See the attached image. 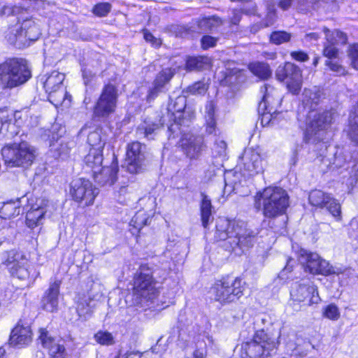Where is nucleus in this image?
<instances>
[{"label":"nucleus","instance_id":"nucleus-1","mask_svg":"<svg viewBox=\"0 0 358 358\" xmlns=\"http://www.w3.org/2000/svg\"><path fill=\"white\" fill-rule=\"evenodd\" d=\"M303 105L307 109L309 122L306 132V138L308 143H315L324 141L327 135V131L335 119V110H331L322 113H314L317 106L320 91H305Z\"/></svg>","mask_w":358,"mask_h":358},{"label":"nucleus","instance_id":"nucleus-2","mask_svg":"<svg viewBox=\"0 0 358 358\" xmlns=\"http://www.w3.org/2000/svg\"><path fill=\"white\" fill-rule=\"evenodd\" d=\"M216 228L217 237L221 241H225V246L229 245L230 250H236L238 248L244 251L254 243L255 236L245 229L243 222L220 218Z\"/></svg>","mask_w":358,"mask_h":358},{"label":"nucleus","instance_id":"nucleus-3","mask_svg":"<svg viewBox=\"0 0 358 358\" xmlns=\"http://www.w3.org/2000/svg\"><path fill=\"white\" fill-rule=\"evenodd\" d=\"M254 206L261 210L266 218H275L285 213L289 206V195L280 187H268L257 193Z\"/></svg>","mask_w":358,"mask_h":358},{"label":"nucleus","instance_id":"nucleus-4","mask_svg":"<svg viewBox=\"0 0 358 358\" xmlns=\"http://www.w3.org/2000/svg\"><path fill=\"white\" fill-rule=\"evenodd\" d=\"M159 294L152 268L141 265L134 278V296L136 304L141 307L155 308L154 303Z\"/></svg>","mask_w":358,"mask_h":358},{"label":"nucleus","instance_id":"nucleus-5","mask_svg":"<svg viewBox=\"0 0 358 358\" xmlns=\"http://www.w3.org/2000/svg\"><path fill=\"white\" fill-rule=\"evenodd\" d=\"M31 76L27 61L23 59H10L0 64V86L2 87H19Z\"/></svg>","mask_w":358,"mask_h":358},{"label":"nucleus","instance_id":"nucleus-6","mask_svg":"<svg viewBox=\"0 0 358 358\" xmlns=\"http://www.w3.org/2000/svg\"><path fill=\"white\" fill-rule=\"evenodd\" d=\"M1 155L8 166L27 168L35 160L36 149L26 141L14 143L3 147Z\"/></svg>","mask_w":358,"mask_h":358},{"label":"nucleus","instance_id":"nucleus-7","mask_svg":"<svg viewBox=\"0 0 358 358\" xmlns=\"http://www.w3.org/2000/svg\"><path fill=\"white\" fill-rule=\"evenodd\" d=\"M277 343L264 330H259L253 338L243 343L241 346L242 358H267L271 351L276 348Z\"/></svg>","mask_w":358,"mask_h":358},{"label":"nucleus","instance_id":"nucleus-8","mask_svg":"<svg viewBox=\"0 0 358 358\" xmlns=\"http://www.w3.org/2000/svg\"><path fill=\"white\" fill-rule=\"evenodd\" d=\"M243 289L242 280L236 278L217 281L211 288V292L216 301L221 303H229L239 299L243 294Z\"/></svg>","mask_w":358,"mask_h":358},{"label":"nucleus","instance_id":"nucleus-9","mask_svg":"<svg viewBox=\"0 0 358 358\" xmlns=\"http://www.w3.org/2000/svg\"><path fill=\"white\" fill-rule=\"evenodd\" d=\"M298 259L306 272L314 275H339L342 273L341 268L331 266L327 261L321 258L317 253L308 252L301 250Z\"/></svg>","mask_w":358,"mask_h":358},{"label":"nucleus","instance_id":"nucleus-10","mask_svg":"<svg viewBox=\"0 0 358 358\" xmlns=\"http://www.w3.org/2000/svg\"><path fill=\"white\" fill-rule=\"evenodd\" d=\"M70 193L74 201L86 206L94 203L99 189L89 180L78 178L72 182Z\"/></svg>","mask_w":358,"mask_h":358},{"label":"nucleus","instance_id":"nucleus-11","mask_svg":"<svg viewBox=\"0 0 358 358\" xmlns=\"http://www.w3.org/2000/svg\"><path fill=\"white\" fill-rule=\"evenodd\" d=\"M40 35V29L36 22L31 18H27L11 28L6 37L10 43L14 44L17 41H22L23 39L36 41Z\"/></svg>","mask_w":358,"mask_h":358},{"label":"nucleus","instance_id":"nucleus-12","mask_svg":"<svg viewBox=\"0 0 358 358\" xmlns=\"http://www.w3.org/2000/svg\"><path fill=\"white\" fill-rule=\"evenodd\" d=\"M241 164L244 174L255 176L264 171L265 160L258 148H247L241 157Z\"/></svg>","mask_w":358,"mask_h":358},{"label":"nucleus","instance_id":"nucleus-13","mask_svg":"<svg viewBox=\"0 0 358 358\" xmlns=\"http://www.w3.org/2000/svg\"><path fill=\"white\" fill-rule=\"evenodd\" d=\"M117 95L115 91H103L94 108V116L107 118L115 112Z\"/></svg>","mask_w":358,"mask_h":358},{"label":"nucleus","instance_id":"nucleus-14","mask_svg":"<svg viewBox=\"0 0 358 358\" xmlns=\"http://www.w3.org/2000/svg\"><path fill=\"white\" fill-rule=\"evenodd\" d=\"M39 340L43 348L48 350L52 358H65L66 350L63 341L51 336L48 331L43 328L39 329Z\"/></svg>","mask_w":358,"mask_h":358},{"label":"nucleus","instance_id":"nucleus-15","mask_svg":"<svg viewBox=\"0 0 358 358\" xmlns=\"http://www.w3.org/2000/svg\"><path fill=\"white\" fill-rule=\"evenodd\" d=\"M322 31L327 35V41H328V43L324 45L322 52V55L328 58V60H333L338 58L339 50L336 46V42L334 41V38L337 37L346 40V34L338 29L331 31L329 29L326 27H323Z\"/></svg>","mask_w":358,"mask_h":358},{"label":"nucleus","instance_id":"nucleus-16","mask_svg":"<svg viewBox=\"0 0 358 358\" xmlns=\"http://www.w3.org/2000/svg\"><path fill=\"white\" fill-rule=\"evenodd\" d=\"M180 145L187 157L196 159L203 147V139L191 134H184L180 139Z\"/></svg>","mask_w":358,"mask_h":358},{"label":"nucleus","instance_id":"nucleus-17","mask_svg":"<svg viewBox=\"0 0 358 358\" xmlns=\"http://www.w3.org/2000/svg\"><path fill=\"white\" fill-rule=\"evenodd\" d=\"M117 171V164L113 161L109 166H101L100 169L94 170L92 176L95 181L99 184L101 185H111L116 180Z\"/></svg>","mask_w":358,"mask_h":358},{"label":"nucleus","instance_id":"nucleus-18","mask_svg":"<svg viewBox=\"0 0 358 358\" xmlns=\"http://www.w3.org/2000/svg\"><path fill=\"white\" fill-rule=\"evenodd\" d=\"M142 145L139 142H133L128 145L127 150V170L130 173H137L143 156L141 152Z\"/></svg>","mask_w":358,"mask_h":358},{"label":"nucleus","instance_id":"nucleus-19","mask_svg":"<svg viewBox=\"0 0 358 358\" xmlns=\"http://www.w3.org/2000/svg\"><path fill=\"white\" fill-rule=\"evenodd\" d=\"M60 283V281L55 280L45 292L41 301L44 310L54 312L57 309Z\"/></svg>","mask_w":358,"mask_h":358},{"label":"nucleus","instance_id":"nucleus-20","mask_svg":"<svg viewBox=\"0 0 358 358\" xmlns=\"http://www.w3.org/2000/svg\"><path fill=\"white\" fill-rule=\"evenodd\" d=\"M309 296V305L317 304L321 301L317 287L315 285L312 283L300 285L296 291V300L303 301Z\"/></svg>","mask_w":358,"mask_h":358},{"label":"nucleus","instance_id":"nucleus-21","mask_svg":"<svg viewBox=\"0 0 358 358\" xmlns=\"http://www.w3.org/2000/svg\"><path fill=\"white\" fill-rule=\"evenodd\" d=\"M31 335L32 333L29 326L17 324L11 332L10 341L13 345H27L31 341Z\"/></svg>","mask_w":358,"mask_h":358},{"label":"nucleus","instance_id":"nucleus-22","mask_svg":"<svg viewBox=\"0 0 358 358\" xmlns=\"http://www.w3.org/2000/svg\"><path fill=\"white\" fill-rule=\"evenodd\" d=\"M201 201L199 210L202 226L207 228L210 223L213 221V206L210 199L204 193L201 194Z\"/></svg>","mask_w":358,"mask_h":358},{"label":"nucleus","instance_id":"nucleus-23","mask_svg":"<svg viewBox=\"0 0 358 358\" xmlns=\"http://www.w3.org/2000/svg\"><path fill=\"white\" fill-rule=\"evenodd\" d=\"M93 299L89 294H78L76 297V310L80 317L86 318L90 316L94 306L92 304Z\"/></svg>","mask_w":358,"mask_h":358},{"label":"nucleus","instance_id":"nucleus-24","mask_svg":"<svg viewBox=\"0 0 358 358\" xmlns=\"http://www.w3.org/2000/svg\"><path fill=\"white\" fill-rule=\"evenodd\" d=\"M64 128L59 124H54L50 129L42 130L41 138L48 142L50 146L54 145L64 134Z\"/></svg>","mask_w":358,"mask_h":358},{"label":"nucleus","instance_id":"nucleus-25","mask_svg":"<svg viewBox=\"0 0 358 358\" xmlns=\"http://www.w3.org/2000/svg\"><path fill=\"white\" fill-rule=\"evenodd\" d=\"M27 259L20 253L15 250L6 252L3 255V264L10 270V272L15 269L20 264H24Z\"/></svg>","mask_w":358,"mask_h":358},{"label":"nucleus","instance_id":"nucleus-26","mask_svg":"<svg viewBox=\"0 0 358 358\" xmlns=\"http://www.w3.org/2000/svg\"><path fill=\"white\" fill-rule=\"evenodd\" d=\"M103 150L90 149L88 154L85 157L84 162L87 168L92 173L94 170L100 169L103 162Z\"/></svg>","mask_w":358,"mask_h":358},{"label":"nucleus","instance_id":"nucleus-27","mask_svg":"<svg viewBox=\"0 0 358 358\" xmlns=\"http://www.w3.org/2000/svg\"><path fill=\"white\" fill-rule=\"evenodd\" d=\"M348 136L350 138L358 145V101L355 105L349 115Z\"/></svg>","mask_w":358,"mask_h":358},{"label":"nucleus","instance_id":"nucleus-28","mask_svg":"<svg viewBox=\"0 0 358 358\" xmlns=\"http://www.w3.org/2000/svg\"><path fill=\"white\" fill-rule=\"evenodd\" d=\"M273 91H265L262 101L259 103V111H264L271 109L277 110L278 106L280 104V97H275Z\"/></svg>","mask_w":358,"mask_h":358},{"label":"nucleus","instance_id":"nucleus-29","mask_svg":"<svg viewBox=\"0 0 358 358\" xmlns=\"http://www.w3.org/2000/svg\"><path fill=\"white\" fill-rule=\"evenodd\" d=\"M44 208L39 205L32 206L31 209L27 213L26 224L29 228H34L39 224L41 220L45 215Z\"/></svg>","mask_w":358,"mask_h":358},{"label":"nucleus","instance_id":"nucleus-30","mask_svg":"<svg viewBox=\"0 0 358 358\" xmlns=\"http://www.w3.org/2000/svg\"><path fill=\"white\" fill-rule=\"evenodd\" d=\"M329 197V194H325L322 191L315 189L310 192L308 199L312 206L322 208L328 205Z\"/></svg>","mask_w":358,"mask_h":358},{"label":"nucleus","instance_id":"nucleus-31","mask_svg":"<svg viewBox=\"0 0 358 358\" xmlns=\"http://www.w3.org/2000/svg\"><path fill=\"white\" fill-rule=\"evenodd\" d=\"M20 199L15 201H8L4 203L0 208V217L3 219H10V217L20 214V206L18 204Z\"/></svg>","mask_w":358,"mask_h":358},{"label":"nucleus","instance_id":"nucleus-32","mask_svg":"<svg viewBox=\"0 0 358 358\" xmlns=\"http://www.w3.org/2000/svg\"><path fill=\"white\" fill-rule=\"evenodd\" d=\"M87 143L90 149L103 150L105 146V140L101 137V129L97 128L90 132L87 136Z\"/></svg>","mask_w":358,"mask_h":358},{"label":"nucleus","instance_id":"nucleus-33","mask_svg":"<svg viewBox=\"0 0 358 358\" xmlns=\"http://www.w3.org/2000/svg\"><path fill=\"white\" fill-rule=\"evenodd\" d=\"M205 120L206 131L210 134H213L215 131L216 122L215 119V105L212 101L208 103L206 106Z\"/></svg>","mask_w":358,"mask_h":358},{"label":"nucleus","instance_id":"nucleus-34","mask_svg":"<svg viewBox=\"0 0 358 358\" xmlns=\"http://www.w3.org/2000/svg\"><path fill=\"white\" fill-rule=\"evenodd\" d=\"M209 64L206 57H189L187 59L185 69L188 71L201 70Z\"/></svg>","mask_w":358,"mask_h":358},{"label":"nucleus","instance_id":"nucleus-35","mask_svg":"<svg viewBox=\"0 0 358 358\" xmlns=\"http://www.w3.org/2000/svg\"><path fill=\"white\" fill-rule=\"evenodd\" d=\"M250 71L261 79H266L271 76L268 66L265 63L255 62L249 65Z\"/></svg>","mask_w":358,"mask_h":358},{"label":"nucleus","instance_id":"nucleus-36","mask_svg":"<svg viewBox=\"0 0 358 358\" xmlns=\"http://www.w3.org/2000/svg\"><path fill=\"white\" fill-rule=\"evenodd\" d=\"M176 73L175 69H165L159 72L154 81L155 88L165 87Z\"/></svg>","mask_w":358,"mask_h":358},{"label":"nucleus","instance_id":"nucleus-37","mask_svg":"<svg viewBox=\"0 0 358 358\" xmlns=\"http://www.w3.org/2000/svg\"><path fill=\"white\" fill-rule=\"evenodd\" d=\"M31 266L28 264L27 261L24 264H20L15 269L10 273L13 275H16L18 278L22 280L34 279L36 275H31Z\"/></svg>","mask_w":358,"mask_h":358},{"label":"nucleus","instance_id":"nucleus-38","mask_svg":"<svg viewBox=\"0 0 358 358\" xmlns=\"http://www.w3.org/2000/svg\"><path fill=\"white\" fill-rule=\"evenodd\" d=\"M159 128L160 126L159 124L152 123L147 124L144 123L138 127L137 134L138 136H142L148 139H152L153 136Z\"/></svg>","mask_w":358,"mask_h":358},{"label":"nucleus","instance_id":"nucleus-39","mask_svg":"<svg viewBox=\"0 0 358 358\" xmlns=\"http://www.w3.org/2000/svg\"><path fill=\"white\" fill-rule=\"evenodd\" d=\"M311 348H313L314 346L312 345L309 341L303 340L302 338H296V347L292 350V356L299 355L300 357H304Z\"/></svg>","mask_w":358,"mask_h":358},{"label":"nucleus","instance_id":"nucleus-40","mask_svg":"<svg viewBox=\"0 0 358 358\" xmlns=\"http://www.w3.org/2000/svg\"><path fill=\"white\" fill-rule=\"evenodd\" d=\"M64 78H65L64 74L59 73V72H53L47 78L44 87H52V88H60L61 87L60 85H63Z\"/></svg>","mask_w":358,"mask_h":358},{"label":"nucleus","instance_id":"nucleus-41","mask_svg":"<svg viewBox=\"0 0 358 358\" xmlns=\"http://www.w3.org/2000/svg\"><path fill=\"white\" fill-rule=\"evenodd\" d=\"M94 338L97 343L102 345H111L115 343L113 336L108 331H99Z\"/></svg>","mask_w":358,"mask_h":358},{"label":"nucleus","instance_id":"nucleus-42","mask_svg":"<svg viewBox=\"0 0 358 358\" xmlns=\"http://www.w3.org/2000/svg\"><path fill=\"white\" fill-rule=\"evenodd\" d=\"M324 207L327 208L328 211L334 217L336 218V220L339 221L341 220V204L338 203L336 199L330 196L328 205L325 206Z\"/></svg>","mask_w":358,"mask_h":358},{"label":"nucleus","instance_id":"nucleus-43","mask_svg":"<svg viewBox=\"0 0 358 358\" xmlns=\"http://www.w3.org/2000/svg\"><path fill=\"white\" fill-rule=\"evenodd\" d=\"M259 112L262 113L261 124L263 127L273 124L277 115H279L275 110H271V109Z\"/></svg>","mask_w":358,"mask_h":358},{"label":"nucleus","instance_id":"nucleus-44","mask_svg":"<svg viewBox=\"0 0 358 358\" xmlns=\"http://www.w3.org/2000/svg\"><path fill=\"white\" fill-rule=\"evenodd\" d=\"M325 65L338 76H344L348 73L345 68L338 62L327 60Z\"/></svg>","mask_w":358,"mask_h":358},{"label":"nucleus","instance_id":"nucleus-45","mask_svg":"<svg viewBox=\"0 0 358 358\" xmlns=\"http://www.w3.org/2000/svg\"><path fill=\"white\" fill-rule=\"evenodd\" d=\"M239 173H228L225 177V189L229 192H234L238 189V184L236 179L239 177Z\"/></svg>","mask_w":358,"mask_h":358},{"label":"nucleus","instance_id":"nucleus-46","mask_svg":"<svg viewBox=\"0 0 358 358\" xmlns=\"http://www.w3.org/2000/svg\"><path fill=\"white\" fill-rule=\"evenodd\" d=\"M348 55L350 59L352 66L358 70V43L350 45L348 50Z\"/></svg>","mask_w":358,"mask_h":358},{"label":"nucleus","instance_id":"nucleus-47","mask_svg":"<svg viewBox=\"0 0 358 358\" xmlns=\"http://www.w3.org/2000/svg\"><path fill=\"white\" fill-rule=\"evenodd\" d=\"M323 315L329 320H337L339 318L340 313L336 305L330 304L324 308Z\"/></svg>","mask_w":358,"mask_h":358},{"label":"nucleus","instance_id":"nucleus-48","mask_svg":"<svg viewBox=\"0 0 358 358\" xmlns=\"http://www.w3.org/2000/svg\"><path fill=\"white\" fill-rule=\"evenodd\" d=\"M292 90H300L301 85V71L292 64Z\"/></svg>","mask_w":358,"mask_h":358},{"label":"nucleus","instance_id":"nucleus-49","mask_svg":"<svg viewBox=\"0 0 358 358\" xmlns=\"http://www.w3.org/2000/svg\"><path fill=\"white\" fill-rule=\"evenodd\" d=\"M219 23V19L215 17H205L199 22V27L204 31L212 29Z\"/></svg>","mask_w":358,"mask_h":358},{"label":"nucleus","instance_id":"nucleus-50","mask_svg":"<svg viewBox=\"0 0 358 358\" xmlns=\"http://www.w3.org/2000/svg\"><path fill=\"white\" fill-rule=\"evenodd\" d=\"M289 38V34L285 31H276L273 32L271 35V41L275 44H281L284 42L288 41Z\"/></svg>","mask_w":358,"mask_h":358},{"label":"nucleus","instance_id":"nucleus-51","mask_svg":"<svg viewBox=\"0 0 358 358\" xmlns=\"http://www.w3.org/2000/svg\"><path fill=\"white\" fill-rule=\"evenodd\" d=\"M111 6L108 3H100L96 4L93 8V13L99 16H106L110 10Z\"/></svg>","mask_w":358,"mask_h":358},{"label":"nucleus","instance_id":"nucleus-52","mask_svg":"<svg viewBox=\"0 0 358 358\" xmlns=\"http://www.w3.org/2000/svg\"><path fill=\"white\" fill-rule=\"evenodd\" d=\"M186 106V99L185 96H178L176 98L174 103L169 105L170 110H173V113L182 112Z\"/></svg>","mask_w":358,"mask_h":358},{"label":"nucleus","instance_id":"nucleus-53","mask_svg":"<svg viewBox=\"0 0 358 358\" xmlns=\"http://www.w3.org/2000/svg\"><path fill=\"white\" fill-rule=\"evenodd\" d=\"M217 41L216 38L208 35L203 36L201 40V46L205 50L215 46Z\"/></svg>","mask_w":358,"mask_h":358},{"label":"nucleus","instance_id":"nucleus-54","mask_svg":"<svg viewBox=\"0 0 358 358\" xmlns=\"http://www.w3.org/2000/svg\"><path fill=\"white\" fill-rule=\"evenodd\" d=\"M289 64L287 63L285 66H279L276 71V77L278 80L284 81L288 76V70L287 67Z\"/></svg>","mask_w":358,"mask_h":358},{"label":"nucleus","instance_id":"nucleus-55","mask_svg":"<svg viewBox=\"0 0 358 358\" xmlns=\"http://www.w3.org/2000/svg\"><path fill=\"white\" fill-rule=\"evenodd\" d=\"M143 213L139 211L132 218V222L136 224V227H141L147 224L148 218L143 217Z\"/></svg>","mask_w":358,"mask_h":358},{"label":"nucleus","instance_id":"nucleus-56","mask_svg":"<svg viewBox=\"0 0 358 358\" xmlns=\"http://www.w3.org/2000/svg\"><path fill=\"white\" fill-rule=\"evenodd\" d=\"M292 59L297 62H304L309 59L308 55L302 50L292 52Z\"/></svg>","mask_w":358,"mask_h":358},{"label":"nucleus","instance_id":"nucleus-57","mask_svg":"<svg viewBox=\"0 0 358 358\" xmlns=\"http://www.w3.org/2000/svg\"><path fill=\"white\" fill-rule=\"evenodd\" d=\"M242 12L238 9H233L231 10V16L229 17V20L233 24H238L241 21Z\"/></svg>","mask_w":358,"mask_h":358},{"label":"nucleus","instance_id":"nucleus-58","mask_svg":"<svg viewBox=\"0 0 358 358\" xmlns=\"http://www.w3.org/2000/svg\"><path fill=\"white\" fill-rule=\"evenodd\" d=\"M143 36L145 40L148 42L151 43L152 45L159 46L161 44L159 40L155 38L151 33H150L148 31H144Z\"/></svg>","mask_w":358,"mask_h":358},{"label":"nucleus","instance_id":"nucleus-59","mask_svg":"<svg viewBox=\"0 0 358 358\" xmlns=\"http://www.w3.org/2000/svg\"><path fill=\"white\" fill-rule=\"evenodd\" d=\"M94 74H92V71L87 69H84L83 70V80H84V82L85 84H87L88 82L90 81L91 78L93 77Z\"/></svg>","mask_w":358,"mask_h":358},{"label":"nucleus","instance_id":"nucleus-60","mask_svg":"<svg viewBox=\"0 0 358 358\" xmlns=\"http://www.w3.org/2000/svg\"><path fill=\"white\" fill-rule=\"evenodd\" d=\"M209 88V83L204 82H198L194 84L192 90H208Z\"/></svg>","mask_w":358,"mask_h":358},{"label":"nucleus","instance_id":"nucleus-61","mask_svg":"<svg viewBox=\"0 0 358 358\" xmlns=\"http://www.w3.org/2000/svg\"><path fill=\"white\" fill-rule=\"evenodd\" d=\"M305 38L308 41H317L320 38V34L317 32H310L306 34Z\"/></svg>","mask_w":358,"mask_h":358},{"label":"nucleus","instance_id":"nucleus-62","mask_svg":"<svg viewBox=\"0 0 358 358\" xmlns=\"http://www.w3.org/2000/svg\"><path fill=\"white\" fill-rule=\"evenodd\" d=\"M14 12V8L8 5H5L2 8L1 11L0 12V15H9Z\"/></svg>","mask_w":358,"mask_h":358},{"label":"nucleus","instance_id":"nucleus-63","mask_svg":"<svg viewBox=\"0 0 358 358\" xmlns=\"http://www.w3.org/2000/svg\"><path fill=\"white\" fill-rule=\"evenodd\" d=\"M291 5V0H281L279 2V6L283 10H287Z\"/></svg>","mask_w":358,"mask_h":358},{"label":"nucleus","instance_id":"nucleus-64","mask_svg":"<svg viewBox=\"0 0 358 358\" xmlns=\"http://www.w3.org/2000/svg\"><path fill=\"white\" fill-rule=\"evenodd\" d=\"M156 350V347L153 348L152 349V350L150 352H148L147 354H146V356L150 357V358H152L153 357V355H154V352Z\"/></svg>","mask_w":358,"mask_h":358}]
</instances>
